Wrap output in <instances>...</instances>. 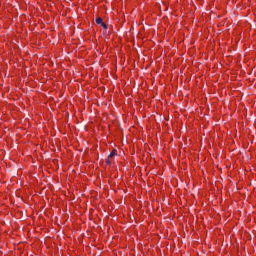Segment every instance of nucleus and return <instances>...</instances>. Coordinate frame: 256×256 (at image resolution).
Wrapping results in <instances>:
<instances>
[{
    "mask_svg": "<svg viewBox=\"0 0 256 256\" xmlns=\"http://www.w3.org/2000/svg\"><path fill=\"white\" fill-rule=\"evenodd\" d=\"M96 23H97V25H101V24L103 23V18L98 17V18L96 19Z\"/></svg>",
    "mask_w": 256,
    "mask_h": 256,
    "instance_id": "1",
    "label": "nucleus"
},
{
    "mask_svg": "<svg viewBox=\"0 0 256 256\" xmlns=\"http://www.w3.org/2000/svg\"><path fill=\"white\" fill-rule=\"evenodd\" d=\"M100 25L101 27H103V29H107V24H105L104 22H102Z\"/></svg>",
    "mask_w": 256,
    "mask_h": 256,
    "instance_id": "2",
    "label": "nucleus"
},
{
    "mask_svg": "<svg viewBox=\"0 0 256 256\" xmlns=\"http://www.w3.org/2000/svg\"><path fill=\"white\" fill-rule=\"evenodd\" d=\"M107 165H111V160L109 158L106 160Z\"/></svg>",
    "mask_w": 256,
    "mask_h": 256,
    "instance_id": "3",
    "label": "nucleus"
},
{
    "mask_svg": "<svg viewBox=\"0 0 256 256\" xmlns=\"http://www.w3.org/2000/svg\"><path fill=\"white\" fill-rule=\"evenodd\" d=\"M113 153H111L109 156H108V159H111V157H113Z\"/></svg>",
    "mask_w": 256,
    "mask_h": 256,
    "instance_id": "4",
    "label": "nucleus"
}]
</instances>
